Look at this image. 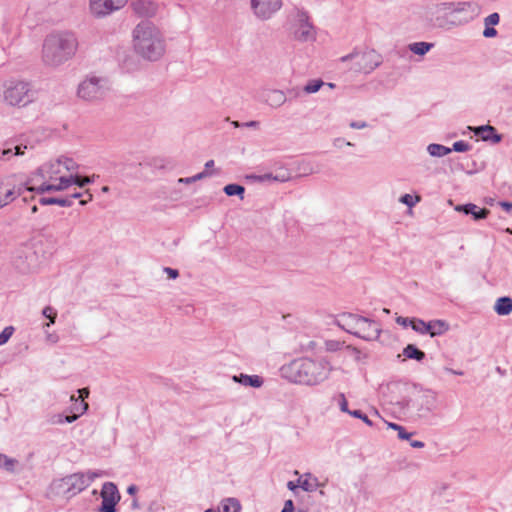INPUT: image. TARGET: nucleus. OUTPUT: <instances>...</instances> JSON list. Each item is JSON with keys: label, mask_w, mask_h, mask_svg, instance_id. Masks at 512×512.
I'll return each instance as SVG.
<instances>
[{"label": "nucleus", "mask_w": 512, "mask_h": 512, "mask_svg": "<svg viewBox=\"0 0 512 512\" xmlns=\"http://www.w3.org/2000/svg\"><path fill=\"white\" fill-rule=\"evenodd\" d=\"M332 370L330 363L324 359L302 357L292 360L281 367V375L296 384L314 386L325 381Z\"/></svg>", "instance_id": "nucleus-1"}, {"label": "nucleus", "mask_w": 512, "mask_h": 512, "mask_svg": "<svg viewBox=\"0 0 512 512\" xmlns=\"http://www.w3.org/2000/svg\"><path fill=\"white\" fill-rule=\"evenodd\" d=\"M133 47L139 56L147 61H158L166 51L162 32L149 20H143L133 30Z\"/></svg>", "instance_id": "nucleus-2"}, {"label": "nucleus", "mask_w": 512, "mask_h": 512, "mask_svg": "<svg viewBox=\"0 0 512 512\" xmlns=\"http://www.w3.org/2000/svg\"><path fill=\"white\" fill-rule=\"evenodd\" d=\"M77 46L78 42L73 33H52L45 38L43 43V61L49 66L61 65L75 54Z\"/></svg>", "instance_id": "nucleus-3"}, {"label": "nucleus", "mask_w": 512, "mask_h": 512, "mask_svg": "<svg viewBox=\"0 0 512 512\" xmlns=\"http://www.w3.org/2000/svg\"><path fill=\"white\" fill-rule=\"evenodd\" d=\"M103 475L102 471H87L78 472L67 475L61 479L55 480L52 483V490L57 495L70 499L78 493L85 490L97 477Z\"/></svg>", "instance_id": "nucleus-4"}, {"label": "nucleus", "mask_w": 512, "mask_h": 512, "mask_svg": "<svg viewBox=\"0 0 512 512\" xmlns=\"http://www.w3.org/2000/svg\"><path fill=\"white\" fill-rule=\"evenodd\" d=\"M341 319L344 323L343 328L356 337L366 341H374L380 336V325L372 319L352 313H344Z\"/></svg>", "instance_id": "nucleus-5"}, {"label": "nucleus", "mask_w": 512, "mask_h": 512, "mask_svg": "<svg viewBox=\"0 0 512 512\" xmlns=\"http://www.w3.org/2000/svg\"><path fill=\"white\" fill-rule=\"evenodd\" d=\"M3 100L10 106H26L34 99L31 84L22 80H10L3 85Z\"/></svg>", "instance_id": "nucleus-6"}, {"label": "nucleus", "mask_w": 512, "mask_h": 512, "mask_svg": "<svg viewBox=\"0 0 512 512\" xmlns=\"http://www.w3.org/2000/svg\"><path fill=\"white\" fill-rule=\"evenodd\" d=\"M342 62L353 61L351 70L358 73L369 74L382 64V56L374 49L349 53L340 58Z\"/></svg>", "instance_id": "nucleus-7"}, {"label": "nucleus", "mask_w": 512, "mask_h": 512, "mask_svg": "<svg viewBox=\"0 0 512 512\" xmlns=\"http://www.w3.org/2000/svg\"><path fill=\"white\" fill-rule=\"evenodd\" d=\"M35 177L29 178L27 181L16 184V176L9 175L0 180V208L11 203L17 197L22 196L28 184L34 182Z\"/></svg>", "instance_id": "nucleus-8"}, {"label": "nucleus", "mask_w": 512, "mask_h": 512, "mask_svg": "<svg viewBox=\"0 0 512 512\" xmlns=\"http://www.w3.org/2000/svg\"><path fill=\"white\" fill-rule=\"evenodd\" d=\"M14 267L21 273L34 271L39 265V256L30 244L17 249L13 257Z\"/></svg>", "instance_id": "nucleus-9"}, {"label": "nucleus", "mask_w": 512, "mask_h": 512, "mask_svg": "<svg viewBox=\"0 0 512 512\" xmlns=\"http://www.w3.org/2000/svg\"><path fill=\"white\" fill-rule=\"evenodd\" d=\"M104 79L91 77L79 84L78 96L90 102L102 100L107 94V88L104 85Z\"/></svg>", "instance_id": "nucleus-10"}, {"label": "nucleus", "mask_w": 512, "mask_h": 512, "mask_svg": "<svg viewBox=\"0 0 512 512\" xmlns=\"http://www.w3.org/2000/svg\"><path fill=\"white\" fill-rule=\"evenodd\" d=\"M100 496L102 498L99 512H117L116 505L121 499L119 490L115 483L105 482L102 486Z\"/></svg>", "instance_id": "nucleus-11"}, {"label": "nucleus", "mask_w": 512, "mask_h": 512, "mask_svg": "<svg viewBox=\"0 0 512 512\" xmlns=\"http://www.w3.org/2000/svg\"><path fill=\"white\" fill-rule=\"evenodd\" d=\"M54 164H47L39 167L34 174L33 177H35L34 182L28 184V186L25 188L28 192H36L39 195L44 194L45 192H52V191H62V187L54 184H48L47 182H42L41 184L37 185L36 178L41 177L42 179H45V173H57L58 171L53 170Z\"/></svg>", "instance_id": "nucleus-12"}, {"label": "nucleus", "mask_w": 512, "mask_h": 512, "mask_svg": "<svg viewBox=\"0 0 512 512\" xmlns=\"http://www.w3.org/2000/svg\"><path fill=\"white\" fill-rule=\"evenodd\" d=\"M282 7V0H251L254 15L261 20L270 19Z\"/></svg>", "instance_id": "nucleus-13"}, {"label": "nucleus", "mask_w": 512, "mask_h": 512, "mask_svg": "<svg viewBox=\"0 0 512 512\" xmlns=\"http://www.w3.org/2000/svg\"><path fill=\"white\" fill-rule=\"evenodd\" d=\"M128 0H90L91 13L96 17H104L122 8Z\"/></svg>", "instance_id": "nucleus-14"}, {"label": "nucleus", "mask_w": 512, "mask_h": 512, "mask_svg": "<svg viewBox=\"0 0 512 512\" xmlns=\"http://www.w3.org/2000/svg\"><path fill=\"white\" fill-rule=\"evenodd\" d=\"M294 36L299 41H309L314 39L313 25L309 21L308 13L305 11L297 12V25L294 30Z\"/></svg>", "instance_id": "nucleus-15"}, {"label": "nucleus", "mask_w": 512, "mask_h": 512, "mask_svg": "<svg viewBox=\"0 0 512 512\" xmlns=\"http://www.w3.org/2000/svg\"><path fill=\"white\" fill-rule=\"evenodd\" d=\"M414 405L419 417H427L436 409V394L431 390H424L415 400Z\"/></svg>", "instance_id": "nucleus-16"}, {"label": "nucleus", "mask_w": 512, "mask_h": 512, "mask_svg": "<svg viewBox=\"0 0 512 512\" xmlns=\"http://www.w3.org/2000/svg\"><path fill=\"white\" fill-rule=\"evenodd\" d=\"M473 132L483 141H490L493 144H498L503 139V135L499 134L496 128L489 124L477 126L473 129Z\"/></svg>", "instance_id": "nucleus-17"}, {"label": "nucleus", "mask_w": 512, "mask_h": 512, "mask_svg": "<svg viewBox=\"0 0 512 512\" xmlns=\"http://www.w3.org/2000/svg\"><path fill=\"white\" fill-rule=\"evenodd\" d=\"M131 5L140 17H153L157 12V4L152 0H135Z\"/></svg>", "instance_id": "nucleus-18"}, {"label": "nucleus", "mask_w": 512, "mask_h": 512, "mask_svg": "<svg viewBox=\"0 0 512 512\" xmlns=\"http://www.w3.org/2000/svg\"><path fill=\"white\" fill-rule=\"evenodd\" d=\"M455 210L461 212L465 215H471L474 220L479 221L486 219L490 214V210L487 208H480L473 203H467L462 205H457Z\"/></svg>", "instance_id": "nucleus-19"}, {"label": "nucleus", "mask_w": 512, "mask_h": 512, "mask_svg": "<svg viewBox=\"0 0 512 512\" xmlns=\"http://www.w3.org/2000/svg\"><path fill=\"white\" fill-rule=\"evenodd\" d=\"M232 380L236 383L243 385V386L253 387V388H260L264 383V380L261 376L247 375L244 373H241L239 375H234L232 377Z\"/></svg>", "instance_id": "nucleus-20"}, {"label": "nucleus", "mask_w": 512, "mask_h": 512, "mask_svg": "<svg viewBox=\"0 0 512 512\" xmlns=\"http://www.w3.org/2000/svg\"><path fill=\"white\" fill-rule=\"evenodd\" d=\"M449 330V324L444 320H431L426 322L425 334L431 337L440 336Z\"/></svg>", "instance_id": "nucleus-21"}, {"label": "nucleus", "mask_w": 512, "mask_h": 512, "mask_svg": "<svg viewBox=\"0 0 512 512\" xmlns=\"http://www.w3.org/2000/svg\"><path fill=\"white\" fill-rule=\"evenodd\" d=\"M286 100V95L281 90H270L265 96L266 103L271 107H280Z\"/></svg>", "instance_id": "nucleus-22"}, {"label": "nucleus", "mask_w": 512, "mask_h": 512, "mask_svg": "<svg viewBox=\"0 0 512 512\" xmlns=\"http://www.w3.org/2000/svg\"><path fill=\"white\" fill-rule=\"evenodd\" d=\"M494 310L500 316L509 315L512 312V298L509 296L498 298L496 300Z\"/></svg>", "instance_id": "nucleus-23"}, {"label": "nucleus", "mask_w": 512, "mask_h": 512, "mask_svg": "<svg viewBox=\"0 0 512 512\" xmlns=\"http://www.w3.org/2000/svg\"><path fill=\"white\" fill-rule=\"evenodd\" d=\"M70 400L73 404L70 407L69 416L76 417V420L88 410V404L84 400H79L75 395H72Z\"/></svg>", "instance_id": "nucleus-24"}, {"label": "nucleus", "mask_w": 512, "mask_h": 512, "mask_svg": "<svg viewBox=\"0 0 512 512\" xmlns=\"http://www.w3.org/2000/svg\"><path fill=\"white\" fill-rule=\"evenodd\" d=\"M38 203L42 206L46 205H59L62 207H70L72 206V201L70 198H64V197H45L40 196L38 198Z\"/></svg>", "instance_id": "nucleus-25"}, {"label": "nucleus", "mask_w": 512, "mask_h": 512, "mask_svg": "<svg viewBox=\"0 0 512 512\" xmlns=\"http://www.w3.org/2000/svg\"><path fill=\"white\" fill-rule=\"evenodd\" d=\"M403 355L408 359L421 362L425 359L426 354L420 350L415 344H408L402 351Z\"/></svg>", "instance_id": "nucleus-26"}, {"label": "nucleus", "mask_w": 512, "mask_h": 512, "mask_svg": "<svg viewBox=\"0 0 512 512\" xmlns=\"http://www.w3.org/2000/svg\"><path fill=\"white\" fill-rule=\"evenodd\" d=\"M241 505L238 499L230 497L222 500L219 512H240Z\"/></svg>", "instance_id": "nucleus-27"}, {"label": "nucleus", "mask_w": 512, "mask_h": 512, "mask_svg": "<svg viewBox=\"0 0 512 512\" xmlns=\"http://www.w3.org/2000/svg\"><path fill=\"white\" fill-rule=\"evenodd\" d=\"M428 153L432 157H443L452 152V149L441 144L432 143L427 147Z\"/></svg>", "instance_id": "nucleus-28"}, {"label": "nucleus", "mask_w": 512, "mask_h": 512, "mask_svg": "<svg viewBox=\"0 0 512 512\" xmlns=\"http://www.w3.org/2000/svg\"><path fill=\"white\" fill-rule=\"evenodd\" d=\"M433 46L434 44L429 42H414L409 45V50L416 55L423 56L428 53Z\"/></svg>", "instance_id": "nucleus-29"}, {"label": "nucleus", "mask_w": 512, "mask_h": 512, "mask_svg": "<svg viewBox=\"0 0 512 512\" xmlns=\"http://www.w3.org/2000/svg\"><path fill=\"white\" fill-rule=\"evenodd\" d=\"M75 421H76V417L69 416V414H65V413L52 414L48 418V422L52 425L73 423Z\"/></svg>", "instance_id": "nucleus-30"}, {"label": "nucleus", "mask_w": 512, "mask_h": 512, "mask_svg": "<svg viewBox=\"0 0 512 512\" xmlns=\"http://www.w3.org/2000/svg\"><path fill=\"white\" fill-rule=\"evenodd\" d=\"M223 191L227 196H238L240 199H243L244 193H245V187L240 184L232 183V184H227L223 188Z\"/></svg>", "instance_id": "nucleus-31"}, {"label": "nucleus", "mask_w": 512, "mask_h": 512, "mask_svg": "<svg viewBox=\"0 0 512 512\" xmlns=\"http://www.w3.org/2000/svg\"><path fill=\"white\" fill-rule=\"evenodd\" d=\"M17 464L18 460L15 458H10L5 454L0 453V468L6 470L7 472L13 473Z\"/></svg>", "instance_id": "nucleus-32"}, {"label": "nucleus", "mask_w": 512, "mask_h": 512, "mask_svg": "<svg viewBox=\"0 0 512 512\" xmlns=\"http://www.w3.org/2000/svg\"><path fill=\"white\" fill-rule=\"evenodd\" d=\"M324 84V81L321 79L309 80L308 83L303 87L302 91L307 94L316 93Z\"/></svg>", "instance_id": "nucleus-33"}, {"label": "nucleus", "mask_w": 512, "mask_h": 512, "mask_svg": "<svg viewBox=\"0 0 512 512\" xmlns=\"http://www.w3.org/2000/svg\"><path fill=\"white\" fill-rule=\"evenodd\" d=\"M79 179H80V175L79 174L70 175L68 177L62 176V177L59 178L58 186L62 187V190H65L69 186L75 185V180H79Z\"/></svg>", "instance_id": "nucleus-34"}, {"label": "nucleus", "mask_w": 512, "mask_h": 512, "mask_svg": "<svg viewBox=\"0 0 512 512\" xmlns=\"http://www.w3.org/2000/svg\"><path fill=\"white\" fill-rule=\"evenodd\" d=\"M211 174H212L211 172L204 170V171H202L194 176H191V177L179 178L178 182L184 183V184H191L198 180L204 179V178L210 176Z\"/></svg>", "instance_id": "nucleus-35"}, {"label": "nucleus", "mask_w": 512, "mask_h": 512, "mask_svg": "<svg viewBox=\"0 0 512 512\" xmlns=\"http://www.w3.org/2000/svg\"><path fill=\"white\" fill-rule=\"evenodd\" d=\"M42 315L49 319V322L44 325V327H48L51 324L55 323V320H56V317H57V311L53 307H51V306H46L42 310Z\"/></svg>", "instance_id": "nucleus-36"}, {"label": "nucleus", "mask_w": 512, "mask_h": 512, "mask_svg": "<svg viewBox=\"0 0 512 512\" xmlns=\"http://www.w3.org/2000/svg\"><path fill=\"white\" fill-rule=\"evenodd\" d=\"M57 164L63 165L66 168V170H68V171H74L78 168L77 163L73 159L68 158V157L58 158Z\"/></svg>", "instance_id": "nucleus-37"}, {"label": "nucleus", "mask_w": 512, "mask_h": 512, "mask_svg": "<svg viewBox=\"0 0 512 512\" xmlns=\"http://www.w3.org/2000/svg\"><path fill=\"white\" fill-rule=\"evenodd\" d=\"M291 174L287 169L281 168L280 170L274 173L273 181L277 182H286L290 180Z\"/></svg>", "instance_id": "nucleus-38"}, {"label": "nucleus", "mask_w": 512, "mask_h": 512, "mask_svg": "<svg viewBox=\"0 0 512 512\" xmlns=\"http://www.w3.org/2000/svg\"><path fill=\"white\" fill-rule=\"evenodd\" d=\"M14 327L13 326H7L5 327L2 332L0 333V345L6 344L11 336L14 333Z\"/></svg>", "instance_id": "nucleus-39"}, {"label": "nucleus", "mask_w": 512, "mask_h": 512, "mask_svg": "<svg viewBox=\"0 0 512 512\" xmlns=\"http://www.w3.org/2000/svg\"><path fill=\"white\" fill-rule=\"evenodd\" d=\"M410 327L417 333L425 334L426 322L419 318H413V322Z\"/></svg>", "instance_id": "nucleus-40"}, {"label": "nucleus", "mask_w": 512, "mask_h": 512, "mask_svg": "<svg viewBox=\"0 0 512 512\" xmlns=\"http://www.w3.org/2000/svg\"><path fill=\"white\" fill-rule=\"evenodd\" d=\"M451 149L455 152H467L471 149V145L464 140H459L453 143V147Z\"/></svg>", "instance_id": "nucleus-41"}, {"label": "nucleus", "mask_w": 512, "mask_h": 512, "mask_svg": "<svg viewBox=\"0 0 512 512\" xmlns=\"http://www.w3.org/2000/svg\"><path fill=\"white\" fill-rule=\"evenodd\" d=\"M349 415H351L354 418L361 419L368 426H373V422L369 419V417L359 409L352 410L351 412H349Z\"/></svg>", "instance_id": "nucleus-42"}, {"label": "nucleus", "mask_w": 512, "mask_h": 512, "mask_svg": "<svg viewBox=\"0 0 512 512\" xmlns=\"http://www.w3.org/2000/svg\"><path fill=\"white\" fill-rule=\"evenodd\" d=\"M419 201H420V196H416V199H414L413 196L410 194H404L400 198V202L405 204L409 208L413 207Z\"/></svg>", "instance_id": "nucleus-43"}, {"label": "nucleus", "mask_w": 512, "mask_h": 512, "mask_svg": "<svg viewBox=\"0 0 512 512\" xmlns=\"http://www.w3.org/2000/svg\"><path fill=\"white\" fill-rule=\"evenodd\" d=\"M500 22V15L497 12H494L490 15H488L484 19L485 26H495L498 25Z\"/></svg>", "instance_id": "nucleus-44"}, {"label": "nucleus", "mask_w": 512, "mask_h": 512, "mask_svg": "<svg viewBox=\"0 0 512 512\" xmlns=\"http://www.w3.org/2000/svg\"><path fill=\"white\" fill-rule=\"evenodd\" d=\"M94 182V176H81L79 180H75V185H77L80 188L85 187L86 185H89Z\"/></svg>", "instance_id": "nucleus-45"}, {"label": "nucleus", "mask_w": 512, "mask_h": 512, "mask_svg": "<svg viewBox=\"0 0 512 512\" xmlns=\"http://www.w3.org/2000/svg\"><path fill=\"white\" fill-rule=\"evenodd\" d=\"M338 397H339L338 403H339L340 410L342 412L349 414V412H351L352 410H349V408H348V402H347L345 395L343 393H340Z\"/></svg>", "instance_id": "nucleus-46"}, {"label": "nucleus", "mask_w": 512, "mask_h": 512, "mask_svg": "<svg viewBox=\"0 0 512 512\" xmlns=\"http://www.w3.org/2000/svg\"><path fill=\"white\" fill-rule=\"evenodd\" d=\"M297 483H299L300 488L306 492H312L315 489L314 486L307 479L303 481L301 479H298Z\"/></svg>", "instance_id": "nucleus-47"}, {"label": "nucleus", "mask_w": 512, "mask_h": 512, "mask_svg": "<svg viewBox=\"0 0 512 512\" xmlns=\"http://www.w3.org/2000/svg\"><path fill=\"white\" fill-rule=\"evenodd\" d=\"M412 322H413V318L403 317V316H398L396 318V323L403 326L404 328L410 327Z\"/></svg>", "instance_id": "nucleus-48"}, {"label": "nucleus", "mask_w": 512, "mask_h": 512, "mask_svg": "<svg viewBox=\"0 0 512 512\" xmlns=\"http://www.w3.org/2000/svg\"><path fill=\"white\" fill-rule=\"evenodd\" d=\"M397 432L398 438L401 440H410L411 436L414 434L413 432H408L403 426H401Z\"/></svg>", "instance_id": "nucleus-49"}, {"label": "nucleus", "mask_w": 512, "mask_h": 512, "mask_svg": "<svg viewBox=\"0 0 512 512\" xmlns=\"http://www.w3.org/2000/svg\"><path fill=\"white\" fill-rule=\"evenodd\" d=\"M497 35V30L493 26H485L483 36L486 38H493Z\"/></svg>", "instance_id": "nucleus-50"}, {"label": "nucleus", "mask_w": 512, "mask_h": 512, "mask_svg": "<svg viewBox=\"0 0 512 512\" xmlns=\"http://www.w3.org/2000/svg\"><path fill=\"white\" fill-rule=\"evenodd\" d=\"M164 272L167 274L168 278H170V279H176L179 277V271L177 269L165 267Z\"/></svg>", "instance_id": "nucleus-51"}, {"label": "nucleus", "mask_w": 512, "mask_h": 512, "mask_svg": "<svg viewBox=\"0 0 512 512\" xmlns=\"http://www.w3.org/2000/svg\"><path fill=\"white\" fill-rule=\"evenodd\" d=\"M254 179L258 180L259 182H265V181H270V180H273V177H274V173L270 172V173H265L263 175H258V176H252Z\"/></svg>", "instance_id": "nucleus-52"}, {"label": "nucleus", "mask_w": 512, "mask_h": 512, "mask_svg": "<svg viewBox=\"0 0 512 512\" xmlns=\"http://www.w3.org/2000/svg\"><path fill=\"white\" fill-rule=\"evenodd\" d=\"M294 511H295L294 502L291 499L286 500L281 512H294Z\"/></svg>", "instance_id": "nucleus-53"}, {"label": "nucleus", "mask_w": 512, "mask_h": 512, "mask_svg": "<svg viewBox=\"0 0 512 512\" xmlns=\"http://www.w3.org/2000/svg\"><path fill=\"white\" fill-rule=\"evenodd\" d=\"M350 127L353 129H363L367 127V123L365 121H352Z\"/></svg>", "instance_id": "nucleus-54"}, {"label": "nucleus", "mask_w": 512, "mask_h": 512, "mask_svg": "<svg viewBox=\"0 0 512 512\" xmlns=\"http://www.w3.org/2000/svg\"><path fill=\"white\" fill-rule=\"evenodd\" d=\"M84 195H86L87 197H84V199H80V205L84 206L86 205L88 202L92 201V194L89 192V190H86L84 193Z\"/></svg>", "instance_id": "nucleus-55"}, {"label": "nucleus", "mask_w": 512, "mask_h": 512, "mask_svg": "<svg viewBox=\"0 0 512 512\" xmlns=\"http://www.w3.org/2000/svg\"><path fill=\"white\" fill-rule=\"evenodd\" d=\"M11 155H14L13 148H5L2 150L1 158L2 159H9Z\"/></svg>", "instance_id": "nucleus-56"}, {"label": "nucleus", "mask_w": 512, "mask_h": 512, "mask_svg": "<svg viewBox=\"0 0 512 512\" xmlns=\"http://www.w3.org/2000/svg\"><path fill=\"white\" fill-rule=\"evenodd\" d=\"M26 148H27V146H23V145H16V146L13 148L14 155H16V156L23 155V154H24V150H25Z\"/></svg>", "instance_id": "nucleus-57"}, {"label": "nucleus", "mask_w": 512, "mask_h": 512, "mask_svg": "<svg viewBox=\"0 0 512 512\" xmlns=\"http://www.w3.org/2000/svg\"><path fill=\"white\" fill-rule=\"evenodd\" d=\"M77 392L79 393V398H81V400H84V398H87L89 396L88 388L78 389Z\"/></svg>", "instance_id": "nucleus-58"}, {"label": "nucleus", "mask_w": 512, "mask_h": 512, "mask_svg": "<svg viewBox=\"0 0 512 512\" xmlns=\"http://www.w3.org/2000/svg\"><path fill=\"white\" fill-rule=\"evenodd\" d=\"M499 205L507 212L512 210V203L508 201H501Z\"/></svg>", "instance_id": "nucleus-59"}, {"label": "nucleus", "mask_w": 512, "mask_h": 512, "mask_svg": "<svg viewBox=\"0 0 512 512\" xmlns=\"http://www.w3.org/2000/svg\"><path fill=\"white\" fill-rule=\"evenodd\" d=\"M47 341L51 342V343H57L58 340H59V337L57 334L55 333H50V334H47Z\"/></svg>", "instance_id": "nucleus-60"}, {"label": "nucleus", "mask_w": 512, "mask_h": 512, "mask_svg": "<svg viewBox=\"0 0 512 512\" xmlns=\"http://www.w3.org/2000/svg\"><path fill=\"white\" fill-rule=\"evenodd\" d=\"M299 486V483H297V481H289L287 483V488L290 490V491H295Z\"/></svg>", "instance_id": "nucleus-61"}, {"label": "nucleus", "mask_w": 512, "mask_h": 512, "mask_svg": "<svg viewBox=\"0 0 512 512\" xmlns=\"http://www.w3.org/2000/svg\"><path fill=\"white\" fill-rule=\"evenodd\" d=\"M410 445L413 448H423L425 446V443L419 440H413L410 442Z\"/></svg>", "instance_id": "nucleus-62"}, {"label": "nucleus", "mask_w": 512, "mask_h": 512, "mask_svg": "<svg viewBox=\"0 0 512 512\" xmlns=\"http://www.w3.org/2000/svg\"><path fill=\"white\" fill-rule=\"evenodd\" d=\"M242 125L245 127L257 128L259 126V122L258 121H249V122L242 123Z\"/></svg>", "instance_id": "nucleus-63"}, {"label": "nucleus", "mask_w": 512, "mask_h": 512, "mask_svg": "<svg viewBox=\"0 0 512 512\" xmlns=\"http://www.w3.org/2000/svg\"><path fill=\"white\" fill-rule=\"evenodd\" d=\"M138 491V487L134 484L130 485L128 488H127V493L130 494V495H135Z\"/></svg>", "instance_id": "nucleus-64"}]
</instances>
